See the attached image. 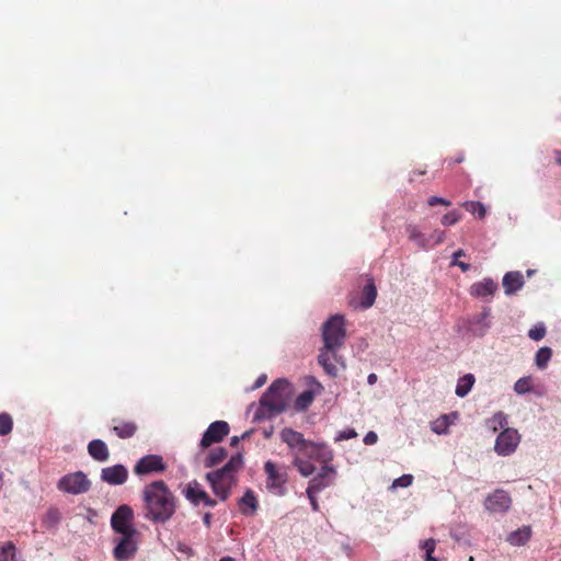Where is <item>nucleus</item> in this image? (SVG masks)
Instances as JSON below:
<instances>
[{
	"mask_svg": "<svg viewBox=\"0 0 561 561\" xmlns=\"http://www.w3.org/2000/svg\"><path fill=\"white\" fill-rule=\"evenodd\" d=\"M141 499L144 518L152 524H167L179 508V499L163 480L146 484Z\"/></svg>",
	"mask_w": 561,
	"mask_h": 561,
	"instance_id": "obj_1",
	"label": "nucleus"
},
{
	"mask_svg": "<svg viewBox=\"0 0 561 561\" xmlns=\"http://www.w3.org/2000/svg\"><path fill=\"white\" fill-rule=\"evenodd\" d=\"M280 439L295 455H304L320 462H330L333 458L332 451L322 444H316L304 437L300 432L285 427L279 433Z\"/></svg>",
	"mask_w": 561,
	"mask_h": 561,
	"instance_id": "obj_2",
	"label": "nucleus"
},
{
	"mask_svg": "<svg viewBox=\"0 0 561 561\" xmlns=\"http://www.w3.org/2000/svg\"><path fill=\"white\" fill-rule=\"evenodd\" d=\"M243 467V457L241 454L233 455L229 461L221 468L206 474L213 492L221 501H226L231 489L237 483V472Z\"/></svg>",
	"mask_w": 561,
	"mask_h": 561,
	"instance_id": "obj_3",
	"label": "nucleus"
},
{
	"mask_svg": "<svg viewBox=\"0 0 561 561\" xmlns=\"http://www.w3.org/2000/svg\"><path fill=\"white\" fill-rule=\"evenodd\" d=\"M324 348L335 353L346 339L345 320L341 314L330 317L322 325Z\"/></svg>",
	"mask_w": 561,
	"mask_h": 561,
	"instance_id": "obj_4",
	"label": "nucleus"
},
{
	"mask_svg": "<svg viewBox=\"0 0 561 561\" xmlns=\"http://www.w3.org/2000/svg\"><path fill=\"white\" fill-rule=\"evenodd\" d=\"M287 388L288 382L285 379L275 380L261 397V409L271 413L283 412L286 408L285 391Z\"/></svg>",
	"mask_w": 561,
	"mask_h": 561,
	"instance_id": "obj_5",
	"label": "nucleus"
},
{
	"mask_svg": "<svg viewBox=\"0 0 561 561\" xmlns=\"http://www.w3.org/2000/svg\"><path fill=\"white\" fill-rule=\"evenodd\" d=\"M266 474V489L276 496H284L287 492L288 473L285 467H279L268 460L264 463Z\"/></svg>",
	"mask_w": 561,
	"mask_h": 561,
	"instance_id": "obj_6",
	"label": "nucleus"
},
{
	"mask_svg": "<svg viewBox=\"0 0 561 561\" xmlns=\"http://www.w3.org/2000/svg\"><path fill=\"white\" fill-rule=\"evenodd\" d=\"M134 511L129 505L118 506L111 516V527L117 535L138 534L134 525Z\"/></svg>",
	"mask_w": 561,
	"mask_h": 561,
	"instance_id": "obj_7",
	"label": "nucleus"
},
{
	"mask_svg": "<svg viewBox=\"0 0 561 561\" xmlns=\"http://www.w3.org/2000/svg\"><path fill=\"white\" fill-rule=\"evenodd\" d=\"M59 491L72 495L87 493L91 489V481L82 471L65 474L57 482Z\"/></svg>",
	"mask_w": 561,
	"mask_h": 561,
	"instance_id": "obj_8",
	"label": "nucleus"
},
{
	"mask_svg": "<svg viewBox=\"0 0 561 561\" xmlns=\"http://www.w3.org/2000/svg\"><path fill=\"white\" fill-rule=\"evenodd\" d=\"M138 534L119 535L114 539L115 547L113 549V557L117 561H127L134 558L138 550L137 538Z\"/></svg>",
	"mask_w": 561,
	"mask_h": 561,
	"instance_id": "obj_9",
	"label": "nucleus"
},
{
	"mask_svg": "<svg viewBox=\"0 0 561 561\" xmlns=\"http://www.w3.org/2000/svg\"><path fill=\"white\" fill-rule=\"evenodd\" d=\"M520 442V435L517 430L512 427L504 428L495 440L494 450L500 456L512 455Z\"/></svg>",
	"mask_w": 561,
	"mask_h": 561,
	"instance_id": "obj_10",
	"label": "nucleus"
},
{
	"mask_svg": "<svg viewBox=\"0 0 561 561\" xmlns=\"http://www.w3.org/2000/svg\"><path fill=\"white\" fill-rule=\"evenodd\" d=\"M167 470V463L160 455H146L141 457L134 467L137 476L162 473Z\"/></svg>",
	"mask_w": 561,
	"mask_h": 561,
	"instance_id": "obj_11",
	"label": "nucleus"
},
{
	"mask_svg": "<svg viewBox=\"0 0 561 561\" xmlns=\"http://www.w3.org/2000/svg\"><path fill=\"white\" fill-rule=\"evenodd\" d=\"M229 425L225 421L213 422L201 439V447L207 448L215 443L221 442L229 434Z\"/></svg>",
	"mask_w": 561,
	"mask_h": 561,
	"instance_id": "obj_12",
	"label": "nucleus"
},
{
	"mask_svg": "<svg viewBox=\"0 0 561 561\" xmlns=\"http://www.w3.org/2000/svg\"><path fill=\"white\" fill-rule=\"evenodd\" d=\"M184 496L187 501H190L191 504L194 506L199 505L201 503L205 504L206 506L214 507L217 504V501L211 499L205 490L202 489L201 484L194 480L191 481L186 489L184 490Z\"/></svg>",
	"mask_w": 561,
	"mask_h": 561,
	"instance_id": "obj_13",
	"label": "nucleus"
},
{
	"mask_svg": "<svg viewBox=\"0 0 561 561\" xmlns=\"http://www.w3.org/2000/svg\"><path fill=\"white\" fill-rule=\"evenodd\" d=\"M511 504L512 499L510 494L502 489L495 490L484 502L485 508L492 513H504L511 507Z\"/></svg>",
	"mask_w": 561,
	"mask_h": 561,
	"instance_id": "obj_14",
	"label": "nucleus"
},
{
	"mask_svg": "<svg viewBox=\"0 0 561 561\" xmlns=\"http://www.w3.org/2000/svg\"><path fill=\"white\" fill-rule=\"evenodd\" d=\"M324 466L321 471L314 476L308 483V488L311 492H321L325 488L330 486L335 478V470L333 467L328 466V462H323Z\"/></svg>",
	"mask_w": 561,
	"mask_h": 561,
	"instance_id": "obj_15",
	"label": "nucleus"
},
{
	"mask_svg": "<svg viewBox=\"0 0 561 561\" xmlns=\"http://www.w3.org/2000/svg\"><path fill=\"white\" fill-rule=\"evenodd\" d=\"M128 470L123 465L103 468L101 479L111 485H121L127 481Z\"/></svg>",
	"mask_w": 561,
	"mask_h": 561,
	"instance_id": "obj_16",
	"label": "nucleus"
},
{
	"mask_svg": "<svg viewBox=\"0 0 561 561\" xmlns=\"http://www.w3.org/2000/svg\"><path fill=\"white\" fill-rule=\"evenodd\" d=\"M499 285L492 278H483L481 282L473 283L470 286V295L477 298L492 297L497 291Z\"/></svg>",
	"mask_w": 561,
	"mask_h": 561,
	"instance_id": "obj_17",
	"label": "nucleus"
},
{
	"mask_svg": "<svg viewBox=\"0 0 561 561\" xmlns=\"http://www.w3.org/2000/svg\"><path fill=\"white\" fill-rule=\"evenodd\" d=\"M112 423H113L112 431L115 433V435L118 438H122V439H127V438L133 437L138 430V426L134 421H126L123 419H113Z\"/></svg>",
	"mask_w": 561,
	"mask_h": 561,
	"instance_id": "obj_18",
	"label": "nucleus"
},
{
	"mask_svg": "<svg viewBox=\"0 0 561 561\" xmlns=\"http://www.w3.org/2000/svg\"><path fill=\"white\" fill-rule=\"evenodd\" d=\"M239 511L242 515L253 516L255 515L259 502L252 490H247L244 495L238 502Z\"/></svg>",
	"mask_w": 561,
	"mask_h": 561,
	"instance_id": "obj_19",
	"label": "nucleus"
},
{
	"mask_svg": "<svg viewBox=\"0 0 561 561\" xmlns=\"http://www.w3.org/2000/svg\"><path fill=\"white\" fill-rule=\"evenodd\" d=\"M503 287L506 295H512L524 285V277L520 272H508L503 277Z\"/></svg>",
	"mask_w": 561,
	"mask_h": 561,
	"instance_id": "obj_20",
	"label": "nucleus"
},
{
	"mask_svg": "<svg viewBox=\"0 0 561 561\" xmlns=\"http://www.w3.org/2000/svg\"><path fill=\"white\" fill-rule=\"evenodd\" d=\"M88 453L96 461H106L110 457L108 448L102 439H92L88 444Z\"/></svg>",
	"mask_w": 561,
	"mask_h": 561,
	"instance_id": "obj_21",
	"label": "nucleus"
},
{
	"mask_svg": "<svg viewBox=\"0 0 561 561\" xmlns=\"http://www.w3.org/2000/svg\"><path fill=\"white\" fill-rule=\"evenodd\" d=\"M377 298V287L371 277L367 279V284L364 286L360 294L359 306L364 309L370 308Z\"/></svg>",
	"mask_w": 561,
	"mask_h": 561,
	"instance_id": "obj_22",
	"label": "nucleus"
},
{
	"mask_svg": "<svg viewBox=\"0 0 561 561\" xmlns=\"http://www.w3.org/2000/svg\"><path fill=\"white\" fill-rule=\"evenodd\" d=\"M334 355L335 353H332V351H327L323 347L318 356L319 365H321L324 371L331 377H335L337 375V368L333 364Z\"/></svg>",
	"mask_w": 561,
	"mask_h": 561,
	"instance_id": "obj_23",
	"label": "nucleus"
},
{
	"mask_svg": "<svg viewBox=\"0 0 561 561\" xmlns=\"http://www.w3.org/2000/svg\"><path fill=\"white\" fill-rule=\"evenodd\" d=\"M457 419V413L451 414H443L437 417L435 421L431 423V430L436 434H446L448 432V427L451 425L453 421L450 417Z\"/></svg>",
	"mask_w": 561,
	"mask_h": 561,
	"instance_id": "obj_24",
	"label": "nucleus"
},
{
	"mask_svg": "<svg viewBox=\"0 0 561 561\" xmlns=\"http://www.w3.org/2000/svg\"><path fill=\"white\" fill-rule=\"evenodd\" d=\"M405 230H407L409 240L415 242V244L420 249L430 248L427 237H425V234L422 233L416 226L408 225Z\"/></svg>",
	"mask_w": 561,
	"mask_h": 561,
	"instance_id": "obj_25",
	"label": "nucleus"
},
{
	"mask_svg": "<svg viewBox=\"0 0 561 561\" xmlns=\"http://www.w3.org/2000/svg\"><path fill=\"white\" fill-rule=\"evenodd\" d=\"M474 381L476 378L472 374H466L465 376L460 377L456 386V394L460 398L466 397L471 391Z\"/></svg>",
	"mask_w": 561,
	"mask_h": 561,
	"instance_id": "obj_26",
	"label": "nucleus"
},
{
	"mask_svg": "<svg viewBox=\"0 0 561 561\" xmlns=\"http://www.w3.org/2000/svg\"><path fill=\"white\" fill-rule=\"evenodd\" d=\"M531 536V529L528 526H524L510 534L507 540L513 546L525 545Z\"/></svg>",
	"mask_w": 561,
	"mask_h": 561,
	"instance_id": "obj_27",
	"label": "nucleus"
},
{
	"mask_svg": "<svg viewBox=\"0 0 561 561\" xmlns=\"http://www.w3.org/2000/svg\"><path fill=\"white\" fill-rule=\"evenodd\" d=\"M293 466L297 468L299 473L304 477H309L316 471V467L310 461L302 459L300 455L294 456Z\"/></svg>",
	"mask_w": 561,
	"mask_h": 561,
	"instance_id": "obj_28",
	"label": "nucleus"
},
{
	"mask_svg": "<svg viewBox=\"0 0 561 561\" xmlns=\"http://www.w3.org/2000/svg\"><path fill=\"white\" fill-rule=\"evenodd\" d=\"M227 457V453L222 447L213 449L205 460V467L211 468L220 463Z\"/></svg>",
	"mask_w": 561,
	"mask_h": 561,
	"instance_id": "obj_29",
	"label": "nucleus"
},
{
	"mask_svg": "<svg viewBox=\"0 0 561 561\" xmlns=\"http://www.w3.org/2000/svg\"><path fill=\"white\" fill-rule=\"evenodd\" d=\"M552 351L550 347L545 346L537 351L535 362L538 368H546L547 364L551 359Z\"/></svg>",
	"mask_w": 561,
	"mask_h": 561,
	"instance_id": "obj_30",
	"label": "nucleus"
},
{
	"mask_svg": "<svg viewBox=\"0 0 561 561\" xmlns=\"http://www.w3.org/2000/svg\"><path fill=\"white\" fill-rule=\"evenodd\" d=\"M533 379L530 376L519 378L515 385L514 390L518 394H526L533 391Z\"/></svg>",
	"mask_w": 561,
	"mask_h": 561,
	"instance_id": "obj_31",
	"label": "nucleus"
},
{
	"mask_svg": "<svg viewBox=\"0 0 561 561\" xmlns=\"http://www.w3.org/2000/svg\"><path fill=\"white\" fill-rule=\"evenodd\" d=\"M0 561H15V546L11 541L0 545Z\"/></svg>",
	"mask_w": 561,
	"mask_h": 561,
	"instance_id": "obj_32",
	"label": "nucleus"
},
{
	"mask_svg": "<svg viewBox=\"0 0 561 561\" xmlns=\"http://www.w3.org/2000/svg\"><path fill=\"white\" fill-rule=\"evenodd\" d=\"M462 207L472 214H478L479 218H484L486 210L481 202L468 201L462 204Z\"/></svg>",
	"mask_w": 561,
	"mask_h": 561,
	"instance_id": "obj_33",
	"label": "nucleus"
},
{
	"mask_svg": "<svg viewBox=\"0 0 561 561\" xmlns=\"http://www.w3.org/2000/svg\"><path fill=\"white\" fill-rule=\"evenodd\" d=\"M59 520H60L59 511L57 508H49L43 518V524L46 527H54L55 525L58 524Z\"/></svg>",
	"mask_w": 561,
	"mask_h": 561,
	"instance_id": "obj_34",
	"label": "nucleus"
},
{
	"mask_svg": "<svg viewBox=\"0 0 561 561\" xmlns=\"http://www.w3.org/2000/svg\"><path fill=\"white\" fill-rule=\"evenodd\" d=\"M13 427L12 417L8 413L0 414V435L5 436L11 433Z\"/></svg>",
	"mask_w": 561,
	"mask_h": 561,
	"instance_id": "obj_35",
	"label": "nucleus"
},
{
	"mask_svg": "<svg viewBox=\"0 0 561 561\" xmlns=\"http://www.w3.org/2000/svg\"><path fill=\"white\" fill-rule=\"evenodd\" d=\"M312 400L313 394L310 391H304L298 396L296 405L298 409L305 410L311 404Z\"/></svg>",
	"mask_w": 561,
	"mask_h": 561,
	"instance_id": "obj_36",
	"label": "nucleus"
},
{
	"mask_svg": "<svg viewBox=\"0 0 561 561\" xmlns=\"http://www.w3.org/2000/svg\"><path fill=\"white\" fill-rule=\"evenodd\" d=\"M435 548H436V541L433 538H430L423 542L422 549L425 550V554H426L425 561H438L435 557H433V552L435 551Z\"/></svg>",
	"mask_w": 561,
	"mask_h": 561,
	"instance_id": "obj_37",
	"label": "nucleus"
},
{
	"mask_svg": "<svg viewBox=\"0 0 561 561\" xmlns=\"http://www.w3.org/2000/svg\"><path fill=\"white\" fill-rule=\"evenodd\" d=\"M546 335V327L543 323H539L531 328L528 332V336L534 341H540Z\"/></svg>",
	"mask_w": 561,
	"mask_h": 561,
	"instance_id": "obj_38",
	"label": "nucleus"
},
{
	"mask_svg": "<svg viewBox=\"0 0 561 561\" xmlns=\"http://www.w3.org/2000/svg\"><path fill=\"white\" fill-rule=\"evenodd\" d=\"M445 237H446V232L444 230H435L428 238V244H430V248H433L437 244H440L442 242H444L445 240Z\"/></svg>",
	"mask_w": 561,
	"mask_h": 561,
	"instance_id": "obj_39",
	"label": "nucleus"
},
{
	"mask_svg": "<svg viewBox=\"0 0 561 561\" xmlns=\"http://www.w3.org/2000/svg\"><path fill=\"white\" fill-rule=\"evenodd\" d=\"M460 220V215L458 211L456 210H453V211H449L447 214H445L443 217H442V224L444 226H454L455 224H457L458 221Z\"/></svg>",
	"mask_w": 561,
	"mask_h": 561,
	"instance_id": "obj_40",
	"label": "nucleus"
},
{
	"mask_svg": "<svg viewBox=\"0 0 561 561\" xmlns=\"http://www.w3.org/2000/svg\"><path fill=\"white\" fill-rule=\"evenodd\" d=\"M413 480L412 474H403L393 481L392 488H408L413 483Z\"/></svg>",
	"mask_w": 561,
	"mask_h": 561,
	"instance_id": "obj_41",
	"label": "nucleus"
},
{
	"mask_svg": "<svg viewBox=\"0 0 561 561\" xmlns=\"http://www.w3.org/2000/svg\"><path fill=\"white\" fill-rule=\"evenodd\" d=\"M490 422L493 424L492 427L494 432L497 430L496 425H499L501 428L507 425L506 415L502 412L495 413Z\"/></svg>",
	"mask_w": 561,
	"mask_h": 561,
	"instance_id": "obj_42",
	"label": "nucleus"
},
{
	"mask_svg": "<svg viewBox=\"0 0 561 561\" xmlns=\"http://www.w3.org/2000/svg\"><path fill=\"white\" fill-rule=\"evenodd\" d=\"M427 204L428 206L431 207H434L436 205H443V206H450L451 205V202L449 199H446V198H443V197H438V196H431L428 199H427Z\"/></svg>",
	"mask_w": 561,
	"mask_h": 561,
	"instance_id": "obj_43",
	"label": "nucleus"
},
{
	"mask_svg": "<svg viewBox=\"0 0 561 561\" xmlns=\"http://www.w3.org/2000/svg\"><path fill=\"white\" fill-rule=\"evenodd\" d=\"M357 436L355 430H346L339 433L336 440H346Z\"/></svg>",
	"mask_w": 561,
	"mask_h": 561,
	"instance_id": "obj_44",
	"label": "nucleus"
},
{
	"mask_svg": "<svg viewBox=\"0 0 561 561\" xmlns=\"http://www.w3.org/2000/svg\"><path fill=\"white\" fill-rule=\"evenodd\" d=\"M306 493L308 495V499L310 501V504H311V507L314 512H318L319 511V503H318V500L316 497V494L318 492H311L309 489L306 490Z\"/></svg>",
	"mask_w": 561,
	"mask_h": 561,
	"instance_id": "obj_45",
	"label": "nucleus"
},
{
	"mask_svg": "<svg viewBox=\"0 0 561 561\" xmlns=\"http://www.w3.org/2000/svg\"><path fill=\"white\" fill-rule=\"evenodd\" d=\"M378 436L375 432H368L366 436L364 437V443L366 445H373L377 442Z\"/></svg>",
	"mask_w": 561,
	"mask_h": 561,
	"instance_id": "obj_46",
	"label": "nucleus"
},
{
	"mask_svg": "<svg viewBox=\"0 0 561 561\" xmlns=\"http://www.w3.org/2000/svg\"><path fill=\"white\" fill-rule=\"evenodd\" d=\"M451 265H456V266L460 267V270L462 272H468L471 267L470 264L461 262V261H456V260L451 261Z\"/></svg>",
	"mask_w": 561,
	"mask_h": 561,
	"instance_id": "obj_47",
	"label": "nucleus"
},
{
	"mask_svg": "<svg viewBox=\"0 0 561 561\" xmlns=\"http://www.w3.org/2000/svg\"><path fill=\"white\" fill-rule=\"evenodd\" d=\"M250 433H251V432H244V433L242 434V436H241V439H244V438L249 437V436H250ZM239 440H240V437H238V436H233V437L231 438V446H237V445L239 444Z\"/></svg>",
	"mask_w": 561,
	"mask_h": 561,
	"instance_id": "obj_48",
	"label": "nucleus"
},
{
	"mask_svg": "<svg viewBox=\"0 0 561 561\" xmlns=\"http://www.w3.org/2000/svg\"><path fill=\"white\" fill-rule=\"evenodd\" d=\"M211 518H213L211 513H206V514H204V516H203V523H204V525H205L206 527H208V528L211 526Z\"/></svg>",
	"mask_w": 561,
	"mask_h": 561,
	"instance_id": "obj_49",
	"label": "nucleus"
},
{
	"mask_svg": "<svg viewBox=\"0 0 561 561\" xmlns=\"http://www.w3.org/2000/svg\"><path fill=\"white\" fill-rule=\"evenodd\" d=\"M266 382V376H261L257 378V380L255 381V385H254V388H260L262 387L264 383Z\"/></svg>",
	"mask_w": 561,
	"mask_h": 561,
	"instance_id": "obj_50",
	"label": "nucleus"
},
{
	"mask_svg": "<svg viewBox=\"0 0 561 561\" xmlns=\"http://www.w3.org/2000/svg\"><path fill=\"white\" fill-rule=\"evenodd\" d=\"M463 160L465 156L462 153H459L456 158L451 159L449 163H461Z\"/></svg>",
	"mask_w": 561,
	"mask_h": 561,
	"instance_id": "obj_51",
	"label": "nucleus"
},
{
	"mask_svg": "<svg viewBox=\"0 0 561 561\" xmlns=\"http://www.w3.org/2000/svg\"><path fill=\"white\" fill-rule=\"evenodd\" d=\"M461 256H465V252H463V250L459 249V250H457V251L454 253V255H453V260L458 261V260H460V257H461Z\"/></svg>",
	"mask_w": 561,
	"mask_h": 561,
	"instance_id": "obj_52",
	"label": "nucleus"
},
{
	"mask_svg": "<svg viewBox=\"0 0 561 561\" xmlns=\"http://www.w3.org/2000/svg\"><path fill=\"white\" fill-rule=\"evenodd\" d=\"M553 153H554L557 164L561 165V150H554Z\"/></svg>",
	"mask_w": 561,
	"mask_h": 561,
	"instance_id": "obj_53",
	"label": "nucleus"
},
{
	"mask_svg": "<svg viewBox=\"0 0 561 561\" xmlns=\"http://www.w3.org/2000/svg\"><path fill=\"white\" fill-rule=\"evenodd\" d=\"M367 379L369 385H374L377 380V376L375 374H370Z\"/></svg>",
	"mask_w": 561,
	"mask_h": 561,
	"instance_id": "obj_54",
	"label": "nucleus"
},
{
	"mask_svg": "<svg viewBox=\"0 0 561 561\" xmlns=\"http://www.w3.org/2000/svg\"><path fill=\"white\" fill-rule=\"evenodd\" d=\"M219 561H236V560L231 557H224Z\"/></svg>",
	"mask_w": 561,
	"mask_h": 561,
	"instance_id": "obj_55",
	"label": "nucleus"
},
{
	"mask_svg": "<svg viewBox=\"0 0 561 561\" xmlns=\"http://www.w3.org/2000/svg\"><path fill=\"white\" fill-rule=\"evenodd\" d=\"M425 172H426L425 170H423V171H422V170H419V171H417V174H419V175H423V174H425Z\"/></svg>",
	"mask_w": 561,
	"mask_h": 561,
	"instance_id": "obj_56",
	"label": "nucleus"
},
{
	"mask_svg": "<svg viewBox=\"0 0 561 561\" xmlns=\"http://www.w3.org/2000/svg\"><path fill=\"white\" fill-rule=\"evenodd\" d=\"M262 416H263V415L261 414V412H260V411H259V412L256 413V415H255V417H256V419H260V417H262Z\"/></svg>",
	"mask_w": 561,
	"mask_h": 561,
	"instance_id": "obj_57",
	"label": "nucleus"
}]
</instances>
